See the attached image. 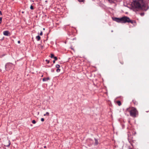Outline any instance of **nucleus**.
I'll list each match as a JSON object with an SVG mask.
<instances>
[{
	"label": "nucleus",
	"instance_id": "obj_1",
	"mask_svg": "<svg viewBox=\"0 0 149 149\" xmlns=\"http://www.w3.org/2000/svg\"><path fill=\"white\" fill-rule=\"evenodd\" d=\"M142 1L141 0L135 1H134L132 4V7L134 11H137L140 9L146 11L147 10V9L144 8L145 7L144 4H141L140 3Z\"/></svg>",
	"mask_w": 149,
	"mask_h": 149
},
{
	"label": "nucleus",
	"instance_id": "obj_2",
	"mask_svg": "<svg viewBox=\"0 0 149 149\" xmlns=\"http://www.w3.org/2000/svg\"><path fill=\"white\" fill-rule=\"evenodd\" d=\"M113 20L118 23H125L127 22L133 24L134 21L131 20L130 18L127 16H124L120 18L114 17L113 18Z\"/></svg>",
	"mask_w": 149,
	"mask_h": 149
},
{
	"label": "nucleus",
	"instance_id": "obj_3",
	"mask_svg": "<svg viewBox=\"0 0 149 149\" xmlns=\"http://www.w3.org/2000/svg\"><path fill=\"white\" fill-rule=\"evenodd\" d=\"M130 116L133 117H135L138 115V111L134 107L132 108L130 111H129Z\"/></svg>",
	"mask_w": 149,
	"mask_h": 149
},
{
	"label": "nucleus",
	"instance_id": "obj_4",
	"mask_svg": "<svg viewBox=\"0 0 149 149\" xmlns=\"http://www.w3.org/2000/svg\"><path fill=\"white\" fill-rule=\"evenodd\" d=\"M14 65L11 63H8L6 64L5 66L6 70H9L11 69L14 67Z\"/></svg>",
	"mask_w": 149,
	"mask_h": 149
},
{
	"label": "nucleus",
	"instance_id": "obj_5",
	"mask_svg": "<svg viewBox=\"0 0 149 149\" xmlns=\"http://www.w3.org/2000/svg\"><path fill=\"white\" fill-rule=\"evenodd\" d=\"M3 34L5 36H8L10 35V33L8 31H4L3 32Z\"/></svg>",
	"mask_w": 149,
	"mask_h": 149
},
{
	"label": "nucleus",
	"instance_id": "obj_6",
	"mask_svg": "<svg viewBox=\"0 0 149 149\" xmlns=\"http://www.w3.org/2000/svg\"><path fill=\"white\" fill-rule=\"evenodd\" d=\"M49 79V77L44 78L42 80L43 81H47Z\"/></svg>",
	"mask_w": 149,
	"mask_h": 149
},
{
	"label": "nucleus",
	"instance_id": "obj_7",
	"mask_svg": "<svg viewBox=\"0 0 149 149\" xmlns=\"http://www.w3.org/2000/svg\"><path fill=\"white\" fill-rule=\"evenodd\" d=\"M36 39L37 40V41H39L40 39V37L38 35L36 37Z\"/></svg>",
	"mask_w": 149,
	"mask_h": 149
},
{
	"label": "nucleus",
	"instance_id": "obj_8",
	"mask_svg": "<svg viewBox=\"0 0 149 149\" xmlns=\"http://www.w3.org/2000/svg\"><path fill=\"white\" fill-rule=\"evenodd\" d=\"M10 143H10V140H8V145H6L5 146L7 147H8L10 146Z\"/></svg>",
	"mask_w": 149,
	"mask_h": 149
},
{
	"label": "nucleus",
	"instance_id": "obj_9",
	"mask_svg": "<svg viewBox=\"0 0 149 149\" xmlns=\"http://www.w3.org/2000/svg\"><path fill=\"white\" fill-rule=\"evenodd\" d=\"M117 102L118 106H120L121 105V104L120 101H117Z\"/></svg>",
	"mask_w": 149,
	"mask_h": 149
},
{
	"label": "nucleus",
	"instance_id": "obj_10",
	"mask_svg": "<svg viewBox=\"0 0 149 149\" xmlns=\"http://www.w3.org/2000/svg\"><path fill=\"white\" fill-rule=\"evenodd\" d=\"M95 144L96 145H97L98 144V142L97 140L95 139Z\"/></svg>",
	"mask_w": 149,
	"mask_h": 149
},
{
	"label": "nucleus",
	"instance_id": "obj_11",
	"mask_svg": "<svg viewBox=\"0 0 149 149\" xmlns=\"http://www.w3.org/2000/svg\"><path fill=\"white\" fill-rule=\"evenodd\" d=\"M56 67L57 68H59L60 67V66L59 64H56Z\"/></svg>",
	"mask_w": 149,
	"mask_h": 149
},
{
	"label": "nucleus",
	"instance_id": "obj_12",
	"mask_svg": "<svg viewBox=\"0 0 149 149\" xmlns=\"http://www.w3.org/2000/svg\"><path fill=\"white\" fill-rule=\"evenodd\" d=\"M49 115V112H47L44 115V116H45L47 115V116H48Z\"/></svg>",
	"mask_w": 149,
	"mask_h": 149
},
{
	"label": "nucleus",
	"instance_id": "obj_13",
	"mask_svg": "<svg viewBox=\"0 0 149 149\" xmlns=\"http://www.w3.org/2000/svg\"><path fill=\"white\" fill-rule=\"evenodd\" d=\"M51 58H54V54H51Z\"/></svg>",
	"mask_w": 149,
	"mask_h": 149
},
{
	"label": "nucleus",
	"instance_id": "obj_14",
	"mask_svg": "<svg viewBox=\"0 0 149 149\" xmlns=\"http://www.w3.org/2000/svg\"><path fill=\"white\" fill-rule=\"evenodd\" d=\"M60 69H59V68H57V69L56 70V72H60Z\"/></svg>",
	"mask_w": 149,
	"mask_h": 149
},
{
	"label": "nucleus",
	"instance_id": "obj_15",
	"mask_svg": "<svg viewBox=\"0 0 149 149\" xmlns=\"http://www.w3.org/2000/svg\"><path fill=\"white\" fill-rule=\"evenodd\" d=\"M32 123L33 124H35L36 123V121L35 120H33L32 121Z\"/></svg>",
	"mask_w": 149,
	"mask_h": 149
},
{
	"label": "nucleus",
	"instance_id": "obj_16",
	"mask_svg": "<svg viewBox=\"0 0 149 149\" xmlns=\"http://www.w3.org/2000/svg\"><path fill=\"white\" fill-rule=\"evenodd\" d=\"M30 8L31 10H33V6L32 5H31L30 6Z\"/></svg>",
	"mask_w": 149,
	"mask_h": 149
},
{
	"label": "nucleus",
	"instance_id": "obj_17",
	"mask_svg": "<svg viewBox=\"0 0 149 149\" xmlns=\"http://www.w3.org/2000/svg\"><path fill=\"white\" fill-rule=\"evenodd\" d=\"M54 60H55V61L57 60V59H58L57 58V57H56V56H54Z\"/></svg>",
	"mask_w": 149,
	"mask_h": 149
},
{
	"label": "nucleus",
	"instance_id": "obj_18",
	"mask_svg": "<svg viewBox=\"0 0 149 149\" xmlns=\"http://www.w3.org/2000/svg\"><path fill=\"white\" fill-rule=\"evenodd\" d=\"M130 108H127L126 109V111L129 112V111H130L131 110H130Z\"/></svg>",
	"mask_w": 149,
	"mask_h": 149
},
{
	"label": "nucleus",
	"instance_id": "obj_19",
	"mask_svg": "<svg viewBox=\"0 0 149 149\" xmlns=\"http://www.w3.org/2000/svg\"><path fill=\"white\" fill-rule=\"evenodd\" d=\"M2 20V18L0 17V24L1 23Z\"/></svg>",
	"mask_w": 149,
	"mask_h": 149
},
{
	"label": "nucleus",
	"instance_id": "obj_20",
	"mask_svg": "<svg viewBox=\"0 0 149 149\" xmlns=\"http://www.w3.org/2000/svg\"><path fill=\"white\" fill-rule=\"evenodd\" d=\"M144 14L143 13H140V15L141 16H143L144 15Z\"/></svg>",
	"mask_w": 149,
	"mask_h": 149
},
{
	"label": "nucleus",
	"instance_id": "obj_21",
	"mask_svg": "<svg viewBox=\"0 0 149 149\" xmlns=\"http://www.w3.org/2000/svg\"><path fill=\"white\" fill-rule=\"evenodd\" d=\"M41 120L43 122L44 120V118H41Z\"/></svg>",
	"mask_w": 149,
	"mask_h": 149
},
{
	"label": "nucleus",
	"instance_id": "obj_22",
	"mask_svg": "<svg viewBox=\"0 0 149 149\" xmlns=\"http://www.w3.org/2000/svg\"><path fill=\"white\" fill-rule=\"evenodd\" d=\"M45 61L47 62L48 63H49V61L47 60V59H46Z\"/></svg>",
	"mask_w": 149,
	"mask_h": 149
},
{
	"label": "nucleus",
	"instance_id": "obj_23",
	"mask_svg": "<svg viewBox=\"0 0 149 149\" xmlns=\"http://www.w3.org/2000/svg\"><path fill=\"white\" fill-rule=\"evenodd\" d=\"M40 36H42V31H41L40 33Z\"/></svg>",
	"mask_w": 149,
	"mask_h": 149
},
{
	"label": "nucleus",
	"instance_id": "obj_24",
	"mask_svg": "<svg viewBox=\"0 0 149 149\" xmlns=\"http://www.w3.org/2000/svg\"><path fill=\"white\" fill-rule=\"evenodd\" d=\"M78 1H79V2H83V0H78Z\"/></svg>",
	"mask_w": 149,
	"mask_h": 149
},
{
	"label": "nucleus",
	"instance_id": "obj_25",
	"mask_svg": "<svg viewBox=\"0 0 149 149\" xmlns=\"http://www.w3.org/2000/svg\"><path fill=\"white\" fill-rule=\"evenodd\" d=\"M132 102H133L134 103V104H136V102H134V100H132Z\"/></svg>",
	"mask_w": 149,
	"mask_h": 149
},
{
	"label": "nucleus",
	"instance_id": "obj_26",
	"mask_svg": "<svg viewBox=\"0 0 149 149\" xmlns=\"http://www.w3.org/2000/svg\"><path fill=\"white\" fill-rule=\"evenodd\" d=\"M0 14L1 15H2V13L1 12V11H0Z\"/></svg>",
	"mask_w": 149,
	"mask_h": 149
},
{
	"label": "nucleus",
	"instance_id": "obj_27",
	"mask_svg": "<svg viewBox=\"0 0 149 149\" xmlns=\"http://www.w3.org/2000/svg\"><path fill=\"white\" fill-rule=\"evenodd\" d=\"M55 60H54L53 61V63H55Z\"/></svg>",
	"mask_w": 149,
	"mask_h": 149
},
{
	"label": "nucleus",
	"instance_id": "obj_28",
	"mask_svg": "<svg viewBox=\"0 0 149 149\" xmlns=\"http://www.w3.org/2000/svg\"><path fill=\"white\" fill-rule=\"evenodd\" d=\"M18 43H20V41H18Z\"/></svg>",
	"mask_w": 149,
	"mask_h": 149
},
{
	"label": "nucleus",
	"instance_id": "obj_29",
	"mask_svg": "<svg viewBox=\"0 0 149 149\" xmlns=\"http://www.w3.org/2000/svg\"><path fill=\"white\" fill-rule=\"evenodd\" d=\"M44 148H46V146H44Z\"/></svg>",
	"mask_w": 149,
	"mask_h": 149
},
{
	"label": "nucleus",
	"instance_id": "obj_30",
	"mask_svg": "<svg viewBox=\"0 0 149 149\" xmlns=\"http://www.w3.org/2000/svg\"><path fill=\"white\" fill-rule=\"evenodd\" d=\"M45 2H47V1H45Z\"/></svg>",
	"mask_w": 149,
	"mask_h": 149
},
{
	"label": "nucleus",
	"instance_id": "obj_31",
	"mask_svg": "<svg viewBox=\"0 0 149 149\" xmlns=\"http://www.w3.org/2000/svg\"><path fill=\"white\" fill-rule=\"evenodd\" d=\"M111 32H113V30L111 31Z\"/></svg>",
	"mask_w": 149,
	"mask_h": 149
},
{
	"label": "nucleus",
	"instance_id": "obj_32",
	"mask_svg": "<svg viewBox=\"0 0 149 149\" xmlns=\"http://www.w3.org/2000/svg\"><path fill=\"white\" fill-rule=\"evenodd\" d=\"M22 13H24V12H22Z\"/></svg>",
	"mask_w": 149,
	"mask_h": 149
}]
</instances>
